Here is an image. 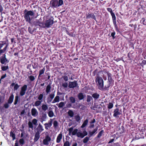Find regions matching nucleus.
<instances>
[{
    "label": "nucleus",
    "instance_id": "nucleus-30",
    "mask_svg": "<svg viewBox=\"0 0 146 146\" xmlns=\"http://www.w3.org/2000/svg\"><path fill=\"white\" fill-rule=\"evenodd\" d=\"M45 70V67H44L42 69L40 70H39V76H40L42 74H43Z\"/></svg>",
    "mask_w": 146,
    "mask_h": 146
},
{
    "label": "nucleus",
    "instance_id": "nucleus-9",
    "mask_svg": "<svg viewBox=\"0 0 146 146\" xmlns=\"http://www.w3.org/2000/svg\"><path fill=\"white\" fill-rule=\"evenodd\" d=\"M47 115L46 113L42 112L40 115V120L41 122L44 121H45L47 118Z\"/></svg>",
    "mask_w": 146,
    "mask_h": 146
},
{
    "label": "nucleus",
    "instance_id": "nucleus-34",
    "mask_svg": "<svg viewBox=\"0 0 146 146\" xmlns=\"http://www.w3.org/2000/svg\"><path fill=\"white\" fill-rule=\"evenodd\" d=\"M90 137L89 136H88V137L86 136L85 137L83 140V142L84 143H87L88 141L89 140L90 138Z\"/></svg>",
    "mask_w": 146,
    "mask_h": 146
},
{
    "label": "nucleus",
    "instance_id": "nucleus-59",
    "mask_svg": "<svg viewBox=\"0 0 146 146\" xmlns=\"http://www.w3.org/2000/svg\"><path fill=\"white\" fill-rule=\"evenodd\" d=\"M20 87V86L19 85L17 84H16L14 86V90H17Z\"/></svg>",
    "mask_w": 146,
    "mask_h": 146
},
{
    "label": "nucleus",
    "instance_id": "nucleus-39",
    "mask_svg": "<svg viewBox=\"0 0 146 146\" xmlns=\"http://www.w3.org/2000/svg\"><path fill=\"white\" fill-rule=\"evenodd\" d=\"M10 136L13 138V140L16 139L15 135L12 131H11L10 132Z\"/></svg>",
    "mask_w": 146,
    "mask_h": 146
},
{
    "label": "nucleus",
    "instance_id": "nucleus-42",
    "mask_svg": "<svg viewBox=\"0 0 146 146\" xmlns=\"http://www.w3.org/2000/svg\"><path fill=\"white\" fill-rule=\"evenodd\" d=\"M28 126L29 128H31L32 130L33 129V123L32 122L29 121L28 122Z\"/></svg>",
    "mask_w": 146,
    "mask_h": 146
},
{
    "label": "nucleus",
    "instance_id": "nucleus-58",
    "mask_svg": "<svg viewBox=\"0 0 146 146\" xmlns=\"http://www.w3.org/2000/svg\"><path fill=\"white\" fill-rule=\"evenodd\" d=\"M70 144L68 141H66L64 144L63 146H70Z\"/></svg>",
    "mask_w": 146,
    "mask_h": 146
},
{
    "label": "nucleus",
    "instance_id": "nucleus-61",
    "mask_svg": "<svg viewBox=\"0 0 146 146\" xmlns=\"http://www.w3.org/2000/svg\"><path fill=\"white\" fill-rule=\"evenodd\" d=\"M28 30L29 32L31 34H32L34 32V31L32 30V29L30 27H29L28 28Z\"/></svg>",
    "mask_w": 146,
    "mask_h": 146
},
{
    "label": "nucleus",
    "instance_id": "nucleus-11",
    "mask_svg": "<svg viewBox=\"0 0 146 146\" xmlns=\"http://www.w3.org/2000/svg\"><path fill=\"white\" fill-rule=\"evenodd\" d=\"M77 97L79 100H83L86 97V95L85 94L82 92H80L77 95Z\"/></svg>",
    "mask_w": 146,
    "mask_h": 146
},
{
    "label": "nucleus",
    "instance_id": "nucleus-46",
    "mask_svg": "<svg viewBox=\"0 0 146 146\" xmlns=\"http://www.w3.org/2000/svg\"><path fill=\"white\" fill-rule=\"evenodd\" d=\"M55 92V91H54L53 93H52L51 94H50L49 95V98H50V99H52V100L53 98H54L55 95H54V93Z\"/></svg>",
    "mask_w": 146,
    "mask_h": 146
},
{
    "label": "nucleus",
    "instance_id": "nucleus-15",
    "mask_svg": "<svg viewBox=\"0 0 146 146\" xmlns=\"http://www.w3.org/2000/svg\"><path fill=\"white\" fill-rule=\"evenodd\" d=\"M86 19L92 18L94 19L95 20H96V18L94 14L93 13L90 14L88 13L86 15Z\"/></svg>",
    "mask_w": 146,
    "mask_h": 146
},
{
    "label": "nucleus",
    "instance_id": "nucleus-53",
    "mask_svg": "<svg viewBox=\"0 0 146 146\" xmlns=\"http://www.w3.org/2000/svg\"><path fill=\"white\" fill-rule=\"evenodd\" d=\"M113 107V104L112 103H109L108 107V108L111 109Z\"/></svg>",
    "mask_w": 146,
    "mask_h": 146
},
{
    "label": "nucleus",
    "instance_id": "nucleus-29",
    "mask_svg": "<svg viewBox=\"0 0 146 146\" xmlns=\"http://www.w3.org/2000/svg\"><path fill=\"white\" fill-rule=\"evenodd\" d=\"M100 96L99 94L97 93H94L92 95V97L96 100L99 98Z\"/></svg>",
    "mask_w": 146,
    "mask_h": 146
},
{
    "label": "nucleus",
    "instance_id": "nucleus-26",
    "mask_svg": "<svg viewBox=\"0 0 146 146\" xmlns=\"http://www.w3.org/2000/svg\"><path fill=\"white\" fill-rule=\"evenodd\" d=\"M108 11L110 13L111 16H112V19L116 17L115 14L113 12L112 9L111 8H107Z\"/></svg>",
    "mask_w": 146,
    "mask_h": 146
},
{
    "label": "nucleus",
    "instance_id": "nucleus-56",
    "mask_svg": "<svg viewBox=\"0 0 146 146\" xmlns=\"http://www.w3.org/2000/svg\"><path fill=\"white\" fill-rule=\"evenodd\" d=\"M58 126V123L56 121H54L53 122V126L55 128H56Z\"/></svg>",
    "mask_w": 146,
    "mask_h": 146
},
{
    "label": "nucleus",
    "instance_id": "nucleus-60",
    "mask_svg": "<svg viewBox=\"0 0 146 146\" xmlns=\"http://www.w3.org/2000/svg\"><path fill=\"white\" fill-rule=\"evenodd\" d=\"M9 104H10L7 102L4 104V107L6 109H7L9 106Z\"/></svg>",
    "mask_w": 146,
    "mask_h": 146
},
{
    "label": "nucleus",
    "instance_id": "nucleus-18",
    "mask_svg": "<svg viewBox=\"0 0 146 146\" xmlns=\"http://www.w3.org/2000/svg\"><path fill=\"white\" fill-rule=\"evenodd\" d=\"M40 133L36 132L35 134L34 138V141L35 142L37 141L39 139L40 137Z\"/></svg>",
    "mask_w": 146,
    "mask_h": 146
},
{
    "label": "nucleus",
    "instance_id": "nucleus-41",
    "mask_svg": "<svg viewBox=\"0 0 146 146\" xmlns=\"http://www.w3.org/2000/svg\"><path fill=\"white\" fill-rule=\"evenodd\" d=\"M87 97L86 101L87 102H90L93 99L92 97L90 95H87Z\"/></svg>",
    "mask_w": 146,
    "mask_h": 146
},
{
    "label": "nucleus",
    "instance_id": "nucleus-51",
    "mask_svg": "<svg viewBox=\"0 0 146 146\" xmlns=\"http://www.w3.org/2000/svg\"><path fill=\"white\" fill-rule=\"evenodd\" d=\"M38 64L36 63L35 62L32 65V66L33 68L36 69L38 67Z\"/></svg>",
    "mask_w": 146,
    "mask_h": 146
},
{
    "label": "nucleus",
    "instance_id": "nucleus-23",
    "mask_svg": "<svg viewBox=\"0 0 146 146\" xmlns=\"http://www.w3.org/2000/svg\"><path fill=\"white\" fill-rule=\"evenodd\" d=\"M108 82L112 83L113 81L112 77L111 74L110 73H108Z\"/></svg>",
    "mask_w": 146,
    "mask_h": 146
},
{
    "label": "nucleus",
    "instance_id": "nucleus-54",
    "mask_svg": "<svg viewBox=\"0 0 146 146\" xmlns=\"http://www.w3.org/2000/svg\"><path fill=\"white\" fill-rule=\"evenodd\" d=\"M66 33L69 36L71 37H74V35L72 32L70 33L67 30H66Z\"/></svg>",
    "mask_w": 146,
    "mask_h": 146
},
{
    "label": "nucleus",
    "instance_id": "nucleus-16",
    "mask_svg": "<svg viewBox=\"0 0 146 146\" xmlns=\"http://www.w3.org/2000/svg\"><path fill=\"white\" fill-rule=\"evenodd\" d=\"M33 25L35 26L36 27L39 26L40 27H41L42 25V23L39 21L38 20L36 19L33 22Z\"/></svg>",
    "mask_w": 146,
    "mask_h": 146
},
{
    "label": "nucleus",
    "instance_id": "nucleus-49",
    "mask_svg": "<svg viewBox=\"0 0 146 146\" xmlns=\"http://www.w3.org/2000/svg\"><path fill=\"white\" fill-rule=\"evenodd\" d=\"M9 68V67L8 66H3L2 67L1 69L3 71H5L7 70Z\"/></svg>",
    "mask_w": 146,
    "mask_h": 146
},
{
    "label": "nucleus",
    "instance_id": "nucleus-55",
    "mask_svg": "<svg viewBox=\"0 0 146 146\" xmlns=\"http://www.w3.org/2000/svg\"><path fill=\"white\" fill-rule=\"evenodd\" d=\"M29 78L31 81H33L35 79L34 76L32 75L29 76Z\"/></svg>",
    "mask_w": 146,
    "mask_h": 146
},
{
    "label": "nucleus",
    "instance_id": "nucleus-35",
    "mask_svg": "<svg viewBox=\"0 0 146 146\" xmlns=\"http://www.w3.org/2000/svg\"><path fill=\"white\" fill-rule=\"evenodd\" d=\"M48 114L49 117H52L54 116V113L52 111H49L48 113Z\"/></svg>",
    "mask_w": 146,
    "mask_h": 146
},
{
    "label": "nucleus",
    "instance_id": "nucleus-22",
    "mask_svg": "<svg viewBox=\"0 0 146 146\" xmlns=\"http://www.w3.org/2000/svg\"><path fill=\"white\" fill-rule=\"evenodd\" d=\"M62 134L61 133H60L57 137L56 140V142L58 143L60 142L61 139L62 138Z\"/></svg>",
    "mask_w": 146,
    "mask_h": 146
},
{
    "label": "nucleus",
    "instance_id": "nucleus-63",
    "mask_svg": "<svg viewBox=\"0 0 146 146\" xmlns=\"http://www.w3.org/2000/svg\"><path fill=\"white\" fill-rule=\"evenodd\" d=\"M115 34V32H113L111 33V36L112 37L113 39H114L115 38V36H114Z\"/></svg>",
    "mask_w": 146,
    "mask_h": 146
},
{
    "label": "nucleus",
    "instance_id": "nucleus-62",
    "mask_svg": "<svg viewBox=\"0 0 146 146\" xmlns=\"http://www.w3.org/2000/svg\"><path fill=\"white\" fill-rule=\"evenodd\" d=\"M62 78L66 82L68 81V79L67 76H63Z\"/></svg>",
    "mask_w": 146,
    "mask_h": 146
},
{
    "label": "nucleus",
    "instance_id": "nucleus-8",
    "mask_svg": "<svg viewBox=\"0 0 146 146\" xmlns=\"http://www.w3.org/2000/svg\"><path fill=\"white\" fill-rule=\"evenodd\" d=\"M51 140V138L48 135L45 136V138L43 140V143L44 145H48L49 142Z\"/></svg>",
    "mask_w": 146,
    "mask_h": 146
},
{
    "label": "nucleus",
    "instance_id": "nucleus-2",
    "mask_svg": "<svg viewBox=\"0 0 146 146\" xmlns=\"http://www.w3.org/2000/svg\"><path fill=\"white\" fill-rule=\"evenodd\" d=\"M23 16L25 21L31 24V20L33 18L35 13L33 11H28L27 9H25L24 11Z\"/></svg>",
    "mask_w": 146,
    "mask_h": 146
},
{
    "label": "nucleus",
    "instance_id": "nucleus-25",
    "mask_svg": "<svg viewBox=\"0 0 146 146\" xmlns=\"http://www.w3.org/2000/svg\"><path fill=\"white\" fill-rule=\"evenodd\" d=\"M111 84V83H110L108 82L107 84L106 85H105L104 87V88L103 89V90H108Z\"/></svg>",
    "mask_w": 146,
    "mask_h": 146
},
{
    "label": "nucleus",
    "instance_id": "nucleus-10",
    "mask_svg": "<svg viewBox=\"0 0 146 146\" xmlns=\"http://www.w3.org/2000/svg\"><path fill=\"white\" fill-rule=\"evenodd\" d=\"M0 62L2 64H5L8 63L9 62V61L6 58V55L5 54L3 55L0 58Z\"/></svg>",
    "mask_w": 146,
    "mask_h": 146
},
{
    "label": "nucleus",
    "instance_id": "nucleus-3",
    "mask_svg": "<svg viewBox=\"0 0 146 146\" xmlns=\"http://www.w3.org/2000/svg\"><path fill=\"white\" fill-rule=\"evenodd\" d=\"M95 82L98 87V88L100 90H103L104 88V81L102 78L97 74L95 77Z\"/></svg>",
    "mask_w": 146,
    "mask_h": 146
},
{
    "label": "nucleus",
    "instance_id": "nucleus-27",
    "mask_svg": "<svg viewBox=\"0 0 146 146\" xmlns=\"http://www.w3.org/2000/svg\"><path fill=\"white\" fill-rule=\"evenodd\" d=\"M41 108L42 110L44 111H46L48 109V106L46 104H42Z\"/></svg>",
    "mask_w": 146,
    "mask_h": 146
},
{
    "label": "nucleus",
    "instance_id": "nucleus-20",
    "mask_svg": "<svg viewBox=\"0 0 146 146\" xmlns=\"http://www.w3.org/2000/svg\"><path fill=\"white\" fill-rule=\"evenodd\" d=\"M14 98V96L13 94H12L9 97L7 103L11 104L13 102Z\"/></svg>",
    "mask_w": 146,
    "mask_h": 146
},
{
    "label": "nucleus",
    "instance_id": "nucleus-17",
    "mask_svg": "<svg viewBox=\"0 0 146 146\" xmlns=\"http://www.w3.org/2000/svg\"><path fill=\"white\" fill-rule=\"evenodd\" d=\"M98 129V127L94 129L92 131H90L88 133V136L91 137L94 135L95 133H96Z\"/></svg>",
    "mask_w": 146,
    "mask_h": 146
},
{
    "label": "nucleus",
    "instance_id": "nucleus-57",
    "mask_svg": "<svg viewBox=\"0 0 146 146\" xmlns=\"http://www.w3.org/2000/svg\"><path fill=\"white\" fill-rule=\"evenodd\" d=\"M104 132L103 130H101L98 134L97 137L98 138L100 137L102 135V134Z\"/></svg>",
    "mask_w": 146,
    "mask_h": 146
},
{
    "label": "nucleus",
    "instance_id": "nucleus-1",
    "mask_svg": "<svg viewBox=\"0 0 146 146\" xmlns=\"http://www.w3.org/2000/svg\"><path fill=\"white\" fill-rule=\"evenodd\" d=\"M74 128V127L72 126L68 129V135H76L78 137L82 138L88 135V133L86 130L84 131L82 133L80 132H78V129H75L73 130Z\"/></svg>",
    "mask_w": 146,
    "mask_h": 146
},
{
    "label": "nucleus",
    "instance_id": "nucleus-7",
    "mask_svg": "<svg viewBox=\"0 0 146 146\" xmlns=\"http://www.w3.org/2000/svg\"><path fill=\"white\" fill-rule=\"evenodd\" d=\"M53 17H52L50 19L46 21L45 25L46 27L49 28L53 24Z\"/></svg>",
    "mask_w": 146,
    "mask_h": 146
},
{
    "label": "nucleus",
    "instance_id": "nucleus-33",
    "mask_svg": "<svg viewBox=\"0 0 146 146\" xmlns=\"http://www.w3.org/2000/svg\"><path fill=\"white\" fill-rule=\"evenodd\" d=\"M68 113L69 116L70 117H72L74 115L73 112L71 110H69L68 112Z\"/></svg>",
    "mask_w": 146,
    "mask_h": 146
},
{
    "label": "nucleus",
    "instance_id": "nucleus-48",
    "mask_svg": "<svg viewBox=\"0 0 146 146\" xmlns=\"http://www.w3.org/2000/svg\"><path fill=\"white\" fill-rule=\"evenodd\" d=\"M68 83L67 82H65L63 83L62 84V86L64 88H67L68 86Z\"/></svg>",
    "mask_w": 146,
    "mask_h": 146
},
{
    "label": "nucleus",
    "instance_id": "nucleus-32",
    "mask_svg": "<svg viewBox=\"0 0 146 146\" xmlns=\"http://www.w3.org/2000/svg\"><path fill=\"white\" fill-rule=\"evenodd\" d=\"M60 97L58 96H56L52 101V103H54L56 102H58L59 101Z\"/></svg>",
    "mask_w": 146,
    "mask_h": 146
},
{
    "label": "nucleus",
    "instance_id": "nucleus-13",
    "mask_svg": "<svg viewBox=\"0 0 146 146\" xmlns=\"http://www.w3.org/2000/svg\"><path fill=\"white\" fill-rule=\"evenodd\" d=\"M36 130L37 131L36 132L39 133H40L44 130L43 126L41 124L39 123L38 126L36 128Z\"/></svg>",
    "mask_w": 146,
    "mask_h": 146
},
{
    "label": "nucleus",
    "instance_id": "nucleus-45",
    "mask_svg": "<svg viewBox=\"0 0 146 146\" xmlns=\"http://www.w3.org/2000/svg\"><path fill=\"white\" fill-rule=\"evenodd\" d=\"M31 64H28L27 67V69H29L30 70V73L29 74H32L33 71L32 70H31Z\"/></svg>",
    "mask_w": 146,
    "mask_h": 146
},
{
    "label": "nucleus",
    "instance_id": "nucleus-31",
    "mask_svg": "<svg viewBox=\"0 0 146 146\" xmlns=\"http://www.w3.org/2000/svg\"><path fill=\"white\" fill-rule=\"evenodd\" d=\"M42 101L37 100L36 101L34 104V106L37 107L40 105Z\"/></svg>",
    "mask_w": 146,
    "mask_h": 146
},
{
    "label": "nucleus",
    "instance_id": "nucleus-4",
    "mask_svg": "<svg viewBox=\"0 0 146 146\" xmlns=\"http://www.w3.org/2000/svg\"><path fill=\"white\" fill-rule=\"evenodd\" d=\"M62 0H51L50 1V5L53 8H57L63 4Z\"/></svg>",
    "mask_w": 146,
    "mask_h": 146
},
{
    "label": "nucleus",
    "instance_id": "nucleus-64",
    "mask_svg": "<svg viewBox=\"0 0 146 146\" xmlns=\"http://www.w3.org/2000/svg\"><path fill=\"white\" fill-rule=\"evenodd\" d=\"M97 72H98V70L96 69L93 72L92 74L94 76L96 75V74Z\"/></svg>",
    "mask_w": 146,
    "mask_h": 146
},
{
    "label": "nucleus",
    "instance_id": "nucleus-6",
    "mask_svg": "<svg viewBox=\"0 0 146 146\" xmlns=\"http://www.w3.org/2000/svg\"><path fill=\"white\" fill-rule=\"evenodd\" d=\"M68 86L70 88L74 89L76 87H78V84L76 81L73 82H69L68 83Z\"/></svg>",
    "mask_w": 146,
    "mask_h": 146
},
{
    "label": "nucleus",
    "instance_id": "nucleus-12",
    "mask_svg": "<svg viewBox=\"0 0 146 146\" xmlns=\"http://www.w3.org/2000/svg\"><path fill=\"white\" fill-rule=\"evenodd\" d=\"M31 113L33 116L36 117L38 115V112L36 109L33 108L31 110Z\"/></svg>",
    "mask_w": 146,
    "mask_h": 146
},
{
    "label": "nucleus",
    "instance_id": "nucleus-21",
    "mask_svg": "<svg viewBox=\"0 0 146 146\" xmlns=\"http://www.w3.org/2000/svg\"><path fill=\"white\" fill-rule=\"evenodd\" d=\"M120 113L119 112V110L118 108H116L114 110L113 116L115 117H117V115H119Z\"/></svg>",
    "mask_w": 146,
    "mask_h": 146
},
{
    "label": "nucleus",
    "instance_id": "nucleus-38",
    "mask_svg": "<svg viewBox=\"0 0 146 146\" xmlns=\"http://www.w3.org/2000/svg\"><path fill=\"white\" fill-rule=\"evenodd\" d=\"M51 86L50 85H48L47 86L46 90V92L48 93L50 91Z\"/></svg>",
    "mask_w": 146,
    "mask_h": 146
},
{
    "label": "nucleus",
    "instance_id": "nucleus-40",
    "mask_svg": "<svg viewBox=\"0 0 146 146\" xmlns=\"http://www.w3.org/2000/svg\"><path fill=\"white\" fill-rule=\"evenodd\" d=\"M37 120L36 119H34L32 120V122L34 125L36 126L38 125Z\"/></svg>",
    "mask_w": 146,
    "mask_h": 146
},
{
    "label": "nucleus",
    "instance_id": "nucleus-14",
    "mask_svg": "<svg viewBox=\"0 0 146 146\" xmlns=\"http://www.w3.org/2000/svg\"><path fill=\"white\" fill-rule=\"evenodd\" d=\"M50 121L48 123H46L44 124L45 127V128L46 130L48 129L49 128H50L52 125V120L50 119Z\"/></svg>",
    "mask_w": 146,
    "mask_h": 146
},
{
    "label": "nucleus",
    "instance_id": "nucleus-50",
    "mask_svg": "<svg viewBox=\"0 0 146 146\" xmlns=\"http://www.w3.org/2000/svg\"><path fill=\"white\" fill-rule=\"evenodd\" d=\"M19 142L21 145H22L24 144L25 141L23 138H21L19 140Z\"/></svg>",
    "mask_w": 146,
    "mask_h": 146
},
{
    "label": "nucleus",
    "instance_id": "nucleus-24",
    "mask_svg": "<svg viewBox=\"0 0 146 146\" xmlns=\"http://www.w3.org/2000/svg\"><path fill=\"white\" fill-rule=\"evenodd\" d=\"M7 45V47L8 46V44L6 43V41H0V49H1L2 47L5 45V46H6V45Z\"/></svg>",
    "mask_w": 146,
    "mask_h": 146
},
{
    "label": "nucleus",
    "instance_id": "nucleus-19",
    "mask_svg": "<svg viewBox=\"0 0 146 146\" xmlns=\"http://www.w3.org/2000/svg\"><path fill=\"white\" fill-rule=\"evenodd\" d=\"M112 19L113 24L114 25L116 31L117 32H119V29L118 28L117 25L116 24V17H115L114 18H113Z\"/></svg>",
    "mask_w": 146,
    "mask_h": 146
},
{
    "label": "nucleus",
    "instance_id": "nucleus-43",
    "mask_svg": "<svg viewBox=\"0 0 146 146\" xmlns=\"http://www.w3.org/2000/svg\"><path fill=\"white\" fill-rule=\"evenodd\" d=\"M19 99V96H16L15 97V101L14 102V104L15 105H16Z\"/></svg>",
    "mask_w": 146,
    "mask_h": 146
},
{
    "label": "nucleus",
    "instance_id": "nucleus-36",
    "mask_svg": "<svg viewBox=\"0 0 146 146\" xmlns=\"http://www.w3.org/2000/svg\"><path fill=\"white\" fill-rule=\"evenodd\" d=\"M69 100L70 101V102L72 104L75 103L76 102L75 98L72 96L70 97L69 98Z\"/></svg>",
    "mask_w": 146,
    "mask_h": 146
},
{
    "label": "nucleus",
    "instance_id": "nucleus-37",
    "mask_svg": "<svg viewBox=\"0 0 146 146\" xmlns=\"http://www.w3.org/2000/svg\"><path fill=\"white\" fill-rule=\"evenodd\" d=\"M65 103L63 102H61L59 104H57L56 105L59 108H62L64 105Z\"/></svg>",
    "mask_w": 146,
    "mask_h": 146
},
{
    "label": "nucleus",
    "instance_id": "nucleus-5",
    "mask_svg": "<svg viewBox=\"0 0 146 146\" xmlns=\"http://www.w3.org/2000/svg\"><path fill=\"white\" fill-rule=\"evenodd\" d=\"M27 88V86L26 84L24 85L20 89L19 95L21 96L24 95Z\"/></svg>",
    "mask_w": 146,
    "mask_h": 146
},
{
    "label": "nucleus",
    "instance_id": "nucleus-47",
    "mask_svg": "<svg viewBox=\"0 0 146 146\" xmlns=\"http://www.w3.org/2000/svg\"><path fill=\"white\" fill-rule=\"evenodd\" d=\"M141 23H142L143 25H146V21L145 18H142L141 20Z\"/></svg>",
    "mask_w": 146,
    "mask_h": 146
},
{
    "label": "nucleus",
    "instance_id": "nucleus-28",
    "mask_svg": "<svg viewBox=\"0 0 146 146\" xmlns=\"http://www.w3.org/2000/svg\"><path fill=\"white\" fill-rule=\"evenodd\" d=\"M88 120L87 119L85 120L84 122L82 124L81 127L83 128L85 127L88 124Z\"/></svg>",
    "mask_w": 146,
    "mask_h": 146
},
{
    "label": "nucleus",
    "instance_id": "nucleus-44",
    "mask_svg": "<svg viewBox=\"0 0 146 146\" xmlns=\"http://www.w3.org/2000/svg\"><path fill=\"white\" fill-rule=\"evenodd\" d=\"M75 119L77 122H78L80 120V117L79 115H77L75 116Z\"/></svg>",
    "mask_w": 146,
    "mask_h": 146
},
{
    "label": "nucleus",
    "instance_id": "nucleus-52",
    "mask_svg": "<svg viewBox=\"0 0 146 146\" xmlns=\"http://www.w3.org/2000/svg\"><path fill=\"white\" fill-rule=\"evenodd\" d=\"M43 94H40L38 96V99L39 100L41 101L43 98Z\"/></svg>",
    "mask_w": 146,
    "mask_h": 146
}]
</instances>
